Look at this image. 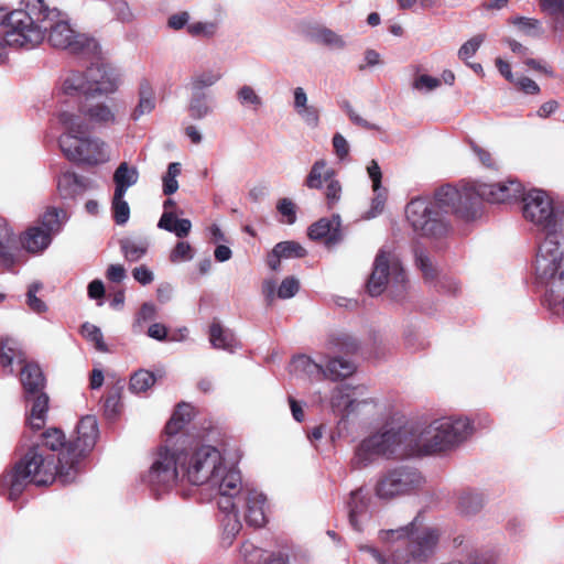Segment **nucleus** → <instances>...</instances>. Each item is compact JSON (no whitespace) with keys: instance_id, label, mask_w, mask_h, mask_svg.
Here are the masks:
<instances>
[{"instance_id":"nucleus-17","label":"nucleus","mask_w":564,"mask_h":564,"mask_svg":"<svg viewBox=\"0 0 564 564\" xmlns=\"http://www.w3.org/2000/svg\"><path fill=\"white\" fill-rule=\"evenodd\" d=\"M25 402L30 404L26 415V424L33 431H40L45 426L48 412V395L44 392H36L32 397L24 395Z\"/></svg>"},{"instance_id":"nucleus-9","label":"nucleus","mask_w":564,"mask_h":564,"mask_svg":"<svg viewBox=\"0 0 564 564\" xmlns=\"http://www.w3.org/2000/svg\"><path fill=\"white\" fill-rule=\"evenodd\" d=\"M523 217L545 232V236L558 232V223L551 197L542 189L533 188L523 193Z\"/></svg>"},{"instance_id":"nucleus-2","label":"nucleus","mask_w":564,"mask_h":564,"mask_svg":"<svg viewBox=\"0 0 564 564\" xmlns=\"http://www.w3.org/2000/svg\"><path fill=\"white\" fill-rule=\"evenodd\" d=\"M449 214L466 220L477 216V193L474 191V183L460 189L444 185L435 192L433 200L417 197L411 199L405 207L406 220L422 237H445L451 229L446 218Z\"/></svg>"},{"instance_id":"nucleus-31","label":"nucleus","mask_w":564,"mask_h":564,"mask_svg":"<svg viewBox=\"0 0 564 564\" xmlns=\"http://www.w3.org/2000/svg\"><path fill=\"white\" fill-rule=\"evenodd\" d=\"M14 242V235L8 220L0 216V259L6 265L13 263L11 247Z\"/></svg>"},{"instance_id":"nucleus-26","label":"nucleus","mask_w":564,"mask_h":564,"mask_svg":"<svg viewBox=\"0 0 564 564\" xmlns=\"http://www.w3.org/2000/svg\"><path fill=\"white\" fill-rule=\"evenodd\" d=\"M212 486H217L220 496H237L240 492L241 477L236 470H224L218 476L217 480L209 481Z\"/></svg>"},{"instance_id":"nucleus-62","label":"nucleus","mask_w":564,"mask_h":564,"mask_svg":"<svg viewBox=\"0 0 564 564\" xmlns=\"http://www.w3.org/2000/svg\"><path fill=\"white\" fill-rule=\"evenodd\" d=\"M132 275L142 285L150 284L154 279L152 271L145 265L134 268Z\"/></svg>"},{"instance_id":"nucleus-60","label":"nucleus","mask_w":564,"mask_h":564,"mask_svg":"<svg viewBox=\"0 0 564 564\" xmlns=\"http://www.w3.org/2000/svg\"><path fill=\"white\" fill-rule=\"evenodd\" d=\"M240 552H241L242 556L245 557V560L249 563L257 562L262 555V550L254 546L250 542H245L241 545Z\"/></svg>"},{"instance_id":"nucleus-48","label":"nucleus","mask_w":564,"mask_h":564,"mask_svg":"<svg viewBox=\"0 0 564 564\" xmlns=\"http://www.w3.org/2000/svg\"><path fill=\"white\" fill-rule=\"evenodd\" d=\"M485 41V34H477L466 41L458 50V57L467 62V59L476 54L482 42Z\"/></svg>"},{"instance_id":"nucleus-22","label":"nucleus","mask_w":564,"mask_h":564,"mask_svg":"<svg viewBox=\"0 0 564 564\" xmlns=\"http://www.w3.org/2000/svg\"><path fill=\"white\" fill-rule=\"evenodd\" d=\"M57 188L64 198H73L85 192V178L75 172L66 171L58 177Z\"/></svg>"},{"instance_id":"nucleus-11","label":"nucleus","mask_w":564,"mask_h":564,"mask_svg":"<svg viewBox=\"0 0 564 564\" xmlns=\"http://www.w3.org/2000/svg\"><path fill=\"white\" fill-rule=\"evenodd\" d=\"M47 41L53 47L67 51L74 55H93L98 48L95 39L76 32L65 21H58L50 28Z\"/></svg>"},{"instance_id":"nucleus-52","label":"nucleus","mask_w":564,"mask_h":564,"mask_svg":"<svg viewBox=\"0 0 564 564\" xmlns=\"http://www.w3.org/2000/svg\"><path fill=\"white\" fill-rule=\"evenodd\" d=\"M470 149L475 153V155L478 158L479 162L489 170H497L498 165L496 160L494 159L492 154L478 145L475 141H469Z\"/></svg>"},{"instance_id":"nucleus-25","label":"nucleus","mask_w":564,"mask_h":564,"mask_svg":"<svg viewBox=\"0 0 564 564\" xmlns=\"http://www.w3.org/2000/svg\"><path fill=\"white\" fill-rule=\"evenodd\" d=\"M368 502L369 499L367 498V495L364 494L362 488L351 491L350 498L347 502L348 518L351 527L357 531L361 530L358 517L367 511Z\"/></svg>"},{"instance_id":"nucleus-16","label":"nucleus","mask_w":564,"mask_h":564,"mask_svg":"<svg viewBox=\"0 0 564 564\" xmlns=\"http://www.w3.org/2000/svg\"><path fill=\"white\" fill-rule=\"evenodd\" d=\"M341 221L339 215L330 218H321L308 227L307 236L312 240H324L327 246H333L343 239Z\"/></svg>"},{"instance_id":"nucleus-53","label":"nucleus","mask_w":564,"mask_h":564,"mask_svg":"<svg viewBox=\"0 0 564 564\" xmlns=\"http://www.w3.org/2000/svg\"><path fill=\"white\" fill-rule=\"evenodd\" d=\"M278 212L286 217L285 223L293 225L296 220V206L290 198H280L276 204Z\"/></svg>"},{"instance_id":"nucleus-15","label":"nucleus","mask_w":564,"mask_h":564,"mask_svg":"<svg viewBox=\"0 0 564 564\" xmlns=\"http://www.w3.org/2000/svg\"><path fill=\"white\" fill-rule=\"evenodd\" d=\"M477 193V213L481 200L491 204H505L516 202L522 197L524 188L518 180H508L495 184L474 183Z\"/></svg>"},{"instance_id":"nucleus-47","label":"nucleus","mask_w":564,"mask_h":564,"mask_svg":"<svg viewBox=\"0 0 564 564\" xmlns=\"http://www.w3.org/2000/svg\"><path fill=\"white\" fill-rule=\"evenodd\" d=\"M209 110L210 108L206 102L205 94H195L188 107L189 116L193 119L198 120L204 118L209 112Z\"/></svg>"},{"instance_id":"nucleus-4","label":"nucleus","mask_w":564,"mask_h":564,"mask_svg":"<svg viewBox=\"0 0 564 564\" xmlns=\"http://www.w3.org/2000/svg\"><path fill=\"white\" fill-rule=\"evenodd\" d=\"M441 532L434 527L417 525L416 518L394 530H381L379 540L387 545L384 553L373 546H361L378 564H424L440 543Z\"/></svg>"},{"instance_id":"nucleus-64","label":"nucleus","mask_w":564,"mask_h":564,"mask_svg":"<svg viewBox=\"0 0 564 564\" xmlns=\"http://www.w3.org/2000/svg\"><path fill=\"white\" fill-rule=\"evenodd\" d=\"M441 85V80L436 77H432L429 75H421L414 82V87L416 89H421L425 87L429 90H433Z\"/></svg>"},{"instance_id":"nucleus-56","label":"nucleus","mask_w":564,"mask_h":564,"mask_svg":"<svg viewBox=\"0 0 564 564\" xmlns=\"http://www.w3.org/2000/svg\"><path fill=\"white\" fill-rule=\"evenodd\" d=\"M541 9L557 21L560 15H564V0H540Z\"/></svg>"},{"instance_id":"nucleus-6","label":"nucleus","mask_w":564,"mask_h":564,"mask_svg":"<svg viewBox=\"0 0 564 564\" xmlns=\"http://www.w3.org/2000/svg\"><path fill=\"white\" fill-rule=\"evenodd\" d=\"M470 433L468 419H442L434 421L419 440L425 454H435L451 449Z\"/></svg>"},{"instance_id":"nucleus-18","label":"nucleus","mask_w":564,"mask_h":564,"mask_svg":"<svg viewBox=\"0 0 564 564\" xmlns=\"http://www.w3.org/2000/svg\"><path fill=\"white\" fill-rule=\"evenodd\" d=\"M246 506L245 520L254 528H261L265 524L264 513L265 497L254 490L248 491L242 498Z\"/></svg>"},{"instance_id":"nucleus-32","label":"nucleus","mask_w":564,"mask_h":564,"mask_svg":"<svg viewBox=\"0 0 564 564\" xmlns=\"http://www.w3.org/2000/svg\"><path fill=\"white\" fill-rule=\"evenodd\" d=\"M356 370L355 365L346 359L334 357L328 360L325 371V378H328L333 381L347 378L351 376Z\"/></svg>"},{"instance_id":"nucleus-44","label":"nucleus","mask_w":564,"mask_h":564,"mask_svg":"<svg viewBox=\"0 0 564 564\" xmlns=\"http://www.w3.org/2000/svg\"><path fill=\"white\" fill-rule=\"evenodd\" d=\"M121 388L113 387L107 392L104 399V411L108 417H112L118 414L120 409Z\"/></svg>"},{"instance_id":"nucleus-27","label":"nucleus","mask_w":564,"mask_h":564,"mask_svg":"<svg viewBox=\"0 0 564 564\" xmlns=\"http://www.w3.org/2000/svg\"><path fill=\"white\" fill-rule=\"evenodd\" d=\"M155 108L154 91L149 80L143 79L139 85V102L131 113V118L137 121L143 115L150 113Z\"/></svg>"},{"instance_id":"nucleus-38","label":"nucleus","mask_w":564,"mask_h":564,"mask_svg":"<svg viewBox=\"0 0 564 564\" xmlns=\"http://www.w3.org/2000/svg\"><path fill=\"white\" fill-rule=\"evenodd\" d=\"M123 197L124 195L118 196V193H113L111 209L113 220L117 225H124L130 217V207Z\"/></svg>"},{"instance_id":"nucleus-45","label":"nucleus","mask_w":564,"mask_h":564,"mask_svg":"<svg viewBox=\"0 0 564 564\" xmlns=\"http://www.w3.org/2000/svg\"><path fill=\"white\" fill-rule=\"evenodd\" d=\"M61 214H64L62 209L55 207L48 208L41 218V228L50 232V235L57 231L61 226Z\"/></svg>"},{"instance_id":"nucleus-3","label":"nucleus","mask_w":564,"mask_h":564,"mask_svg":"<svg viewBox=\"0 0 564 564\" xmlns=\"http://www.w3.org/2000/svg\"><path fill=\"white\" fill-rule=\"evenodd\" d=\"M224 470L220 452L210 445H202L191 451L171 453L161 446L152 463L147 481L154 489H169L181 477L189 484L200 486L217 480Z\"/></svg>"},{"instance_id":"nucleus-49","label":"nucleus","mask_w":564,"mask_h":564,"mask_svg":"<svg viewBox=\"0 0 564 564\" xmlns=\"http://www.w3.org/2000/svg\"><path fill=\"white\" fill-rule=\"evenodd\" d=\"M415 262L419 269L422 271L425 280H434L436 278V269L433 267L430 258L422 250L415 251Z\"/></svg>"},{"instance_id":"nucleus-40","label":"nucleus","mask_w":564,"mask_h":564,"mask_svg":"<svg viewBox=\"0 0 564 564\" xmlns=\"http://www.w3.org/2000/svg\"><path fill=\"white\" fill-rule=\"evenodd\" d=\"M314 40L317 43L324 44L334 48H343L345 46V41L340 35L335 33L333 30L327 28H322L314 33Z\"/></svg>"},{"instance_id":"nucleus-58","label":"nucleus","mask_w":564,"mask_h":564,"mask_svg":"<svg viewBox=\"0 0 564 564\" xmlns=\"http://www.w3.org/2000/svg\"><path fill=\"white\" fill-rule=\"evenodd\" d=\"M155 306L151 303H143L137 314L135 324L133 326L135 327L137 325H140L142 322L152 321L155 318Z\"/></svg>"},{"instance_id":"nucleus-35","label":"nucleus","mask_w":564,"mask_h":564,"mask_svg":"<svg viewBox=\"0 0 564 564\" xmlns=\"http://www.w3.org/2000/svg\"><path fill=\"white\" fill-rule=\"evenodd\" d=\"M119 243L124 258L131 262L141 259L147 253L149 246L144 239L134 240L131 238H123Z\"/></svg>"},{"instance_id":"nucleus-55","label":"nucleus","mask_w":564,"mask_h":564,"mask_svg":"<svg viewBox=\"0 0 564 564\" xmlns=\"http://www.w3.org/2000/svg\"><path fill=\"white\" fill-rule=\"evenodd\" d=\"M193 257V250L188 242L180 241L176 243L174 249L172 250L170 254V260L172 262H180V261H186L192 259Z\"/></svg>"},{"instance_id":"nucleus-57","label":"nucleus","mask_w":564,"mask_h":564,"mask_svg":"<svg viewBox=\"0 0 564 564\" xmlns=\"http://www.w3.org/2000/svg\"><path fill=\"white\" fill-rule=\"evenodd\" d=\"M302 119L311 127L315 128L319 122V111L315 106L306 105L296 111Z\"/></svg>"},{"instance_id":"nucleus-20","label":"nucleus","mask_w":564,"mask_h":564,"mask_svg":"<svg viewBox=\"0 0 564 564\" xmlns=\"http://www.w3.org/2000/svg\"><path fill=\"white\" fill-rule=\"evenodd\" d=\"M336 176V171L329 167L325 160H317L312 165L304 185L311 189H321L324 184H327Z\"/></svg>"},{"instance_id":"nucleus-1","label":"nucleus","mask_w":564,"mask_h":564,"mask_svg":"<svg viewBox=\"0 0 564 564\" xmlns=\"http://www.w3.org/2000/svg\"><path fill=\"white\" fill-rule=\"evenodd\" d=\"M68 441L57 427L45 430L20 459L0 476V494L8 492L10 500H17L26 486H50L56 479L63 485L75 480L77 466H70V456L65 457Z\"/></svg>"},{"instance_id":"nucleus-28","label":"nucleus","mask_w":564,"mask_h":564,"mask_svg":"<svg viewBox=\"0 0 564 564\" xmlns=\"http://www.w3.org/2000/svg\"><path fill=\"white\" fill-rule=\"evenodd\" d=\"M79 111L97 123H113L116 120L112 110L105 104L79 102Z\"/></svg>"},{"instance_id":"nucleus-34","label":"nucleus","mask_w":564,"mask_h":564,"mask_svg":"<svg viewBox=\"0 0 564 564\" xmlns=\"http://www.w3.org/2000/svg\"><path fill=\"white\" fill-rule=\"evenodd\" d=\"M155 382L156 377L153 372L145 369H139L130 377L129 390L135 394L147 392Z\"/></svg>"},{"instance_id":"nucleus-29","label":"nucleus","mask_w":564,"mask_h":564,"mask_svg":"<svg viewBox=\"0 0 564 564\" xmlns=\"http://www.w3.org/2000/svg\"><path fill=\"white\" fill-rule=\"evenodd\" d=\"M328 350L336 354L343 352L345 355L355 354L358 348V341L347 333L336 332L329 335L327 341Z\"/></svg>"},{"instance_id":"nucleus-24","label":"nucleus","mask_w":564,"mask_h":564,"mask_svg":"<svg viewBox=\"0 0 564 564\" xmlns=\"http://www.w3.org/2000/svg\"><path fill=\"white\" fill-rule=\"evenodd\" d=\"M139 180V172L137 167L130 166L127 162H122L113 173L115 193L126 195L127 189L134 185Z\"/></svg>"},{"instance_id":"nucleus-54","label":"nucleus","mask_w":564,"mask_h":564,"mask_svg":"<svg viewBox=\"0 0 564 564\" xmlns=\"http://www.w3.org/2000/svg\"><path fill=\"white\" fill-rule=\"evenodd\" d=\"M300 289V282L294 276L285 278L278 290V296L280 299H290L293 297Z\"/></svg>"},{"instance_id":"nucleus-63","label":"nucleus","mask_w":564,"mask_h":564,"mask_svg":"<svg viewBox=\"0 0 564 564\" xmlns=\"http://www.w3.org/2000/svg\"><path fill=\"white\" fill-rule=\"evenodd\" d=\"M189 20V14L185 11L172 14L167 20V26L173 30L183 29Z\"/></svg>"},{"instance_id":"nucleus-42","label":"nucleus","mask_w":564,"mask_h":564,"mask_svg":"<svg viewBox=\"0 0 564 564\" xmlns=\"http://www.w3.org/2000/svg\"><path fill=\"white\" fill-rule=\"evenodd\" d=\"M343 187L339 180L335 176L325 184L324 198L328 209H333L341 198Z\"/></svg>"},{"instance_id":"nucleus-33","label":"nucleus","mask_w":564,"mask_h":564,"mask_svg":"<svg viewBox=\"0 0 564 564\" xmlns=\"http://www.w3.org/2000/svg\"><path fill=\"white\" fill-rule=\"evenodd\" d=\"M484 507V498L480 494L471 490L462 491L458 498V510L462 514L473 516Z\"/></svg>"},{"instance_id":"nucleus-8","label":"nucleus","mask_w":564,"mask_h":564,"mask_svg":"<svg viewBox=\"0 0 564 564\" xmlns=\"http://www.w3.org/2000/svg\"><path fill=\"white\" fill-rule=\"evenodd\" d=\"M116 90V83L100 66H90L86 73L72 72L63 84L65 95L79 96L80 101H90L96 95H107Z\"/></svg>"},{"instance_id":"nucleus-59","label":"nucleus","mask_w":564,"mask_h":564,"mask_svg":"<svg viewBox=\"0 0 564 564\" xmlns=\"http://www.w3.org/2000/svg\"><path fill=\"white\" fill-rule=\"evenodd\" d=\"M224 522V531L228 534V536L234 538L241 529V523L237 518V513L235 514H226L223 520Z\"/></svg>"},{"instance_id":"nucleus-50","label":"nucleus","mask_w":564,"mask_h":564,"mask_svg":"<svg viewBox=\"0 0 564 564\" xmlns=\"http://www.w3.org/2000/svg\"><path fill=\"white\" fill-rule=\"evenodd\" d=\"M237 98L242 106L251 105L254 110H257L262 105V100L257 95L254 89L247 85L242 86L238 90Z\"/></svg>"},{"instance_id":"nucleus-37","label":"nucleus","mask_w":564,"mask_h":564,"mask_svg":"<svg viewBox=\"0 0 564 564\" xmlns=\"http://www.w3.org/2000/svg\"><path fill=\"white\" fill-rule=\"evenodd\" d=\"M292 366L295 370L303 371L308 376L318 375L321 378L326 376L325 368L305 355L294 358Z\"/></svg>"},{"instance_id":"nucleus-13","label":"nucleus","mask_w":564,"mask_h":564,"mask_svg":"<svg viewBox=\"0 0 564 564\" xmlns=\"http://www.w3.org/2000/svg\"><path fill=\"white\" fill-rule=\"evenodd\" d=\"M420 473L406 467H399L383 474L377 481L376 495L380 499H392L405 495L421 485Z\"/></svg>"},{"instance_id":"nucleus-7","label":"nucleus","mask_w":564,"mask_h":564,"mask_svg":"<svg viewBox=\"0 0 564 564\" xmlns=\"http://www.w3.org/2000/svg\"><path fill=\"white\" fill-rule=\"evenodd\" d=\"M534 269L536 279L550 285L552 292L564 288V253L560 251L557 234L545 236L539 246Z\"/></svg>"},{"instance_id":"nucleus-21","label":"nucleus","mask_w":564,"mask_h":564,"mask_svg":"<svg viewBox=\"0 0 564 564\" xmlns=\"http://www.w3.org/2000/svg\"><path fill=\"white\" fill-rule=\"evenodd\" d=\"M195 415L193 405L186 402H181L176 405L171 419L165 425V433L169 436L178 434L185 424L189 423Z\"/></svg>"},{"instance_id":"nucleus-51","label":"nucleus","mask_w":564,"mask_h":564,"mask_svg":"<svg viewBox=\"0 0 564 564\" xmlns=\"http://www.w3.org/2000/svg\"><path fill=\"white\" fill-rule=\"evenodd\" d=\"M217 31V24L215 22H195L187 25V32L192 36H205L212 37Z\"/></svg>"},{"instance_id":"nucleus-5","label":"nucleus","mask_w":564,"mask_h":564,"mask_svg":"<svg viewBox=\"0 0 564 564\" xmlns=\"http://www.w3.org/2000/svg\"><path fill=\"white\" fill-rule=\"evenodd\" d=\"M420 452L419 435L405 425L386 424L381 432L365 438L356 449L358 464L366 466L375 456L404 458Z\"/></svg>"},{"instance_id":"nucleus-61","label":"nucleus","mask_w":564,"mask_h":564,"mask_svg":"<svg viewBox=\"0 0 564 564\" xmlns=\"http://www.w3.org/2000/svg\"><path fill=\"white\" fill-rule=\"evenodd\" d=\"M333 147H334L336 155L341 160L345 159L349 153L348 142L340 133L334 134Z\"/></svg>"},{"instance_id":"nucleus-10","label":"nucleus","mask_w":564,"mask_h":564,"mask_svg":"<svg viewBox=\"0 0 564 564\" xmlns=\"http://www.w3.org/2000/svg\"><path fill=\"white\" fill-rule=\"evenodd\" d=\"M58 143L69 161L88 165H99L109 161L106 144L99 139L63 134Z\"/></svg>"},{"instance_id":"nucleus-39","label":"nucleus","mask_w":564,"mask_h":564,"mask_svg":"<svg viewBox=\"0 0 564 564\" xmlns=\"http://www.w3.org/2000/svg\"><path fill=\"white\" fill-rule=\"evenodd\" d=\"M275 251L281 254L282 258L290 259V258H304L307 254V251L305 248L293 240L289 241H281L276 243Z\"/></svg>"},{"instance_id":"nucleus-19","label":"nucleus","mask_w":564,"mask_h":564,"mask_svg":"<svg viewBox=\"0 0 564 564\" xmlns=\"http://www.w3.org/2000/svg\"><path fill=\"white\" fill-rule=\"evenodd\" d=\"M20 380L24 390V395H33L36 392L44 391L45 378L40 366L26 364L20 373Z\"/></svg>"},{"instance_id":"nucleus-12","label":"nucleus","mask_w":564,"mask_h":564,"mask_svg":"<svg viewBox=\"0 0 564 564\" xmlns=\"http://www.w3.org/2000/svg\"><path fill=\"white\" fill-rule=\"evenodd\" d=\"M403 286L405 272L400 261L390 252L379 251L376 256L373 269L367 282V290L371 296L380 295L389 281Z\"/></svg>"},{"instance_id":"nucleus-41","label":"nucleus","mask_w":564,"mask_h":564,"mask_svg":"<svg viewBox=\"0 0 564 564\" xmlns=\"http://www.w3.org/2000/svg\"><path fill=\"white\" fill-rule=\"evenodd\" d=\"M181 174V164L177 162L170 163L167 171L163 176V193L172 195L178 189L176 177Z\"/></svg>"},{"instance_id":"nucleus-43","label":"nucleus","mask_w":564,"mask_h":564,"mask_svg":"<svg viewBox=\"0 0 564 564\" xmlns=\"http://www.w3.org/2000/svg\"><path fill=\"white\" fill-rule=\"evenodd\" d=\"M82 334L88 340L94 343L95 348L98 351H101V352L108 351V347H107L106 343L104 341L102 333L97 326L89 324V323H85L82 326Z\"/></svg>"},{"instance_id":"nucleus-23","label":"nucleus","mask_w":564,"mask_h":564,"mask_svg":"<svg viewBox=\"0 0 564 564\" xmlns=\"http://www.w3.org/2000/svg\"><path fill=\"white\" fill-rule=\"evenodd\" d=\"M209 340L214 348L234 351L239 346L235 334L214 322L209 327Z\"/></svg>"},{"instance_id":"nucleus-30","label":"nucleus","mask_w":564,"mask_h":564,"mask_svg":"<svg viewBox=\"0 0 564 564\" xmlns=\"http://www.w3.org/2000/svg\"><path fill=\"white\" fill-rule=\"evenodd\" d=\"M51 242L50 232L41 227H31L26 230L22 243L23 247L30 252H37L44 250Z\"/></svg>"},{"instance_id":"nucleus-14","label":"nucleus","mask_w":564,"mask_h":564,"mask_svg":"<svg viewBox=\"0 0 564 564\" xmlns=\"http://www.w3.org/2000/svg\"><path fill=\"white\" fill-rule=\"evenodd\" d=\"M98 437L97 420L93 415H86L80 419L76 426V437L68 441V447L65 457L70 456V466H77L95 446Z\"/></svg>"},{"instance_id":"nucleus-36","label":"nucleus","mask_w":564,"mask_h":564,"mask_svg":"<svg viewBox=\"0 0 564 564\" xmlns=\"http://www.w3.org/2000/svg\"><path fill=\"white\" fill-rule=\"evenodd\" d=\"M59 122L66 128V134H75L84 138L89 132V126L79 116L63 111L59 113Z\"/></svg>"},{"instance_id":"nucleus-46","label":"nucleus","mask_w":564,"mask_h":564,"mask_svg":"<svg viewBox=\"0 0 564 564\" xmlns=\"http://www.w3.org/2000/svg\"><path fill=\"white\" fill-rule=\"evenodd\" d=\"M43 285L40 282L32 283L26 292V304L35 313H43L47 310L46 304L36 296Z\"/></svg>"}]
</instances>
